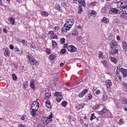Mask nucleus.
Masks as SVG:
<instances>
[{
  "instance_id": "nucleus-1",
  "label": "nucleus",
  "mask_w": 127,
  "mask_h": 127,
  "mask_svg": "<svg viewBox=\"0 0 127 127\" xmlns=\"http://www.w3.org/2000/svg\"><path fill=\"white\" fill-rule=\"evenodd\" d=\"M27 58L28 59V62L31 65H35V66H38V65H39V62L36 61V60L34 59L31 54L28 53Z\"/></svg>"
},
{
  "instance_id": "nucleus-2",
  "label": "nucleus",
  "mask_w": 127,
  "mask_h": 127,
  "mask_svg": "<svg viewBox=\"0 0 127 127\" xmlns=\"http://www.w3.org/2000/svg\"><path fill=\"white\" fill-rule=\"evenodd\" d=\"M75 20L74 19H66L65 24H64V26H66L67 27H70V29L74 24Z\"/></svg>"
},
{
  "instance_id": "nucleus-3",
  "label": "nucleus",
  "mask_w": 127,
  "mask_h": 127,
  "mask_svg": "<svg viewBox=\"0 0 127 127\" xmlns=\"http://www.w3.org/2000/svg\"><path fill=\"white\" fill-rule=\"evenodd\" d=\"M109 45L111 49H115V48H118L119 47L118 42H117L115 40H112L109 44Z\"/></svg>"
},
{
  "instance_id": "nucleus-4",
  "label": "nucleus",
  "mask_w": 127,
  "mask_h": 127,
  "mask_svg": "<svg viewBox=\"0 0 127 127\" xmlns=\"http://www.w3.org/2000/svg\"><path fill=\"white\" fill-rule=\"evenodd\" d=\"M67 50L69 51L70 53H73V52H76V51H77V48L74 47L73 45H69L67 47Z\"/></svg>"
},
{
  "instance_id": "nucleus-5",
  "label": "nucleus",
  "mask_w": 127,
  "mask_h": 127,
  "mask_svg": "<svg viewBox=\"0 0 127 127\" xmlns=\"http://www.w3.org/2000/svg\"><path fill=\"white\" fill-rule=\"evenodd\" d=\"M119 71H120L121 73L123 74V78H126L127 76V69L121 67Z\"/></svg>"
},
{
  "instance_id": "nucleus-6",
  "label": "nucleus",
  "mask_w": 127,
  "mask_h": 127,
  "mask_svg": "<svg viewBox=\"0 0 127 127\" xmlns=\"http://www.w3.org/2000/svg\"><path fill=\"white\" fill-rule=\"evenodd\" d=\"M109 11L110 14H118L119 13V9L116 8H112Z\"/></svg>"
},
{
  "instance_id": "nucleus-7",
  "label": "nucleus",
  "mask_w": 127,
  "mask_h": 127,
  "mask_svg": "<svg viewBox=\"0 0 127 127\" xmlns=\"http://www.w3.org/2000/svg\"><path fill=\"white\" fill-rule=\"evenodd\" d=\"M118 48L115 49H111V51H110V54L111 55H116V54H119V50L117 49Z\"/></svg>"
},
{
  "instance_id": "nucleus-8",
  "label": "nucleus",
  "mask_w": 127,
  "mask_h": 127,
  "mask_svg": "<svg viewBox=\"0 0 127 127\" xmlns=\"http://www.w3.org/2000/svg\"><path fill=\"white\" fill-rule=\"evenodd\" d=\"M49 35L51 36V38L53 39H58V36L53 32V31H50L49 32Z\"/></svg>"
},
{
  "instance_id": "nucleus-9",
  "label": "nucleus",
  "mask_w": 127,
  "mask_h": 127,
  "mask_svg": "<svg viewBox=\"0 0 127 127\" xmlns=\"http://www.w3.org/2000/svg\"><path fill=\"white\" fill-rule=\"evenodd\" d=\"M35 81L34 79H31V81H30V87L32 90H35L36 89V87H35Z\"/></svg>"
},
{
  "instance_id": "nucleus-10",
  "label": "nucleus",
  "mask_w": 127,
  "mask_h": 127,
  "mask_svg": "<svg viewBox=\"0 0 127 127\" xmlns=\"http://www.w3.org/2000/svg\"><path fill=\"white\" fill-rule=\"evenodd\" d=\"M105 84L106 85L107 89H110L111 87H112V85H113L112 81L110 79L106 80Z\"/></svg>"
},
{
  "instance_id": "nucleus-11",
  "label": "nucleus",
  "mask_w": 127,
  "mask_h": 127,
  "mask_svg": "<svg viewBox=\"0 0 127 127\" xmlns=\"http://www.w3.org/2000/svg\"><path fill=\"white\" fill-rule=\"evenodd\" d=\"M78 34H79V32L76 29H74L71 31V35L72 37H76V36H78Z\"/></svg>"
},
{
  "instance_id": "nucleus-12",
  "label": "nucleus",
  "mask_w": 127,
  "mask_h": 127,
  "mask_svg": "<svg viewBox=\"0 0 127 127\" xmlns=\"http://www.w3.org/2000/svg\"><path fill=\"white\" fill-rule=\"evenodd\" d=\"M88 93V89H86L82 91L81 93L79 94L78 97L79 98H83L84 96H85V94H87Z\"/></svg>"
},
{
  "instance_id": "nucleus-13",
  "label": "nucleus",
  "mask_w": 127,
  "mask_h": 127,
  "mask_svg": "<svg viewBox=\"0 0 127 127\" xmlns=\"http://www.w3.org/2000/svg\"><path fill=\"white\" fill-rule=\"evenodd\" d=\"M64 27L62 29V33H66L67 31L70 30V27H68L66 26H64Z\"/></svg>"
},
{
  "instance_id": "nucleus-14",
  "label": "nucleus",
  "mask_w": 127,
  "mask_h": 127,
  "mask_svg": "<svg viewBox=\"0 0 127 127\" xmlns=\"http://www.w3.org/2000/svg\"><path fill=\"white\" fill-rule=\"evenodd\" d=\"M122 47H123L124 51H125V52H127V43L125 41H123L122 42Z\"/></svg>"
},
{
  "instance_id": "nucleus-15",
  "label": "nucleus",
  "mask_w": 127,
  "mask_h": 127,
  "mask_svg": "<svg viewBox=\"0 0 127 127\" xmlns=\"http://www.w3.org/2000/svg\"><path fill=\"white\" fill-rule=\"evenodd\" d=\"M14 51H15V52H18V54L19 55H20L21 54H23V51L22 50H19V49H18L17 48V47H15L14 48Z\"/></svg>"
},
{
  "instance_id": "nucleus-16",
  "label": "nucleus",
  "mask_w": 127,
  "mask_h": 127,
  "mask_svg": "<svg viewBox=\"0 0 127 127\" xmlns=\"http://www.w3.org/2000/svg\"><path fill=\"white\" fill-rule=\"evenodd\" d=\"M109 110L107 109V108H103L100 112H99V115L102 116V115H104V114H106V113H108Z\"/></svg>"
},
{
  "instance_id": "nucleus-17",
  "label": "nucleus",
  "mask_w": 127,
  "mask_h": 127,
  "mask_svg": "<svg viewBox=\"0 0 127 127\" xmlns=\"http://www.w3.org/2000/svg\"><path fill=\"white\" fill-rule=\"evenodd\" d=\"M41 122L44 125L48 124V121H47V117H42L41 119Z\"/></svg>"
},
{
  "instance_id": "nucleus-18",
  "label": "nucleus",
  "mask_w": 127,
  "mask_h": 127,
  "mask_svg": "<svg viewBox=\"0 0 127 127\" xmlns=\"http://www.w3.org/2000/svg\"><path fill=\"white\" fill-rule=\"evenodd\" d=\"M10 53L9 52V50L8 49H5V51L4 52V55L5 57H9Z\"/></svg>"
},
{
  "instance_id": "nucleus-19",
  "label": "nucleus",
  "mask_w": 127,
  "mask_h": 127,
  "mask_svg": "<svg viewBox=\"0 0 127 127\" xmlns=\"http://www.w3.org/2000/svg\"><path fill=\"white\" fill-rule=\"evenodd\" d=\"M45 103L47 108L50 110L51 109V103L50 101L49 100H47Z\"/></svg>"
},
{
  "instance_id": "nucleus-20",
  "label": "nucleus",
  "mask_w": 127,
  "mask_h": 127,
  "mask_svg": "<svg viewBox=\"0 0 127 127\" xmlns=\"http://www.w3.org/2000/svg\"><path fill=\"white\" fill-rule=\"evenodd\" d=\"M124 6V4H123L122 0L117 2V7H119V8H121V7L122 8Z\"/></svg>"
},
{
  "instance_id": "nucleus-21",
  "label": "nucleus",
  "mask_w": 127,
  "mask_h": 127,
  "mask_svg": "<svg viewBox=\"0 0 127 127\" xmlns=\"http://www.w3.org/2000/svg\"><path fill=\"white\" fill-rule=\"evenodd\" d=\"M55 9L57 10H58V11H60V12H61V11H62V10L61 9V6H60V5L59 4H57L55 5Z\"/></svg>"
},
{
  "instance_id": "nucleus-22",
  "label": "nucleus",
  "mask_w": 127,
  "mask_h": 127,
  "mask_svg": "<svg viewBox=\"0 0 127 127\" xmlns=\"http://www.w3.org/2000/svg\"><path fill=\"white\" fill-rule=\"evenodd\" d=\"M56 58V55L55 53L51 54L49 58L50 60H54Z\"/></svg>"
},
{
  "instance_id": "nucleus-23",
  "label": "nucleus",
  "mask_w": 127,
  "mask_h": 127,
  "mask_svg": "<svg viewBox=\"0 0 127 127\" xmlns=\"http://www.w3.org/2000/svg\"><path fill=\"white\" fill-rule=\"evenodd\" d=\"M39 109V106L38 105H31V110H34L35 111H37Z\"/></svg>"
},
{
  "instance_id": "nucleus-24",
  "label": "nucleus",
  "mask_w": 127,
  "mask_h": 127,
  "mask_svg": "<svg viewBox=\"0 0 127 127\" xmlns=\"http://www.w3.org/2000/svg\"><path fill=\"white\" fill-rule=\"evenodd\" d=\"M102 22H104V23H106L108 24L109 23V22H110V20H109V19L106 17H104L102 20Z\"/></svg>"
},
{
  "instance_id": "nucleus-25",
  "label": "nucleus",
  "mask_w": 127,
  "mask_h": 127,
  "mask_svg": "<svg viewBox=\"0 0 127 127\" xmlns=\"http://www.w3.org/2000/svg\"><path fill=\"white\" fill-rule=\"evenodd\" d=\"M78 2L79 4H82L83 6H86V3H85V0H78Z\"/></svg>"
},
{
  "instance_id": "nucleus-26",
  "label": "nucleus",
  "mask_w": 127,
  "mask_h": 127,
  "mask_svg": "<svg viewBox=\"0 0 127 127\" xmlns=\"http://www.w3.org/2000/svg\"><path fill=\"white\" fill-rule=\"evenodd\" d=\"M122 8V12L124 14H127V6H124Z\"/></svg>"
},
{
  "instance_id": "nucleus-27",
  "label": "nucleus",
  "mask_w": 127,
  "mask_h": 127,
  "mask_svg": "<svg viewBox=\"0 0 127 127\" xmlns=\"http://www.w3.org/2000/svg\"><path fill=\"white\" fill-rule=\"evenodd\" d=\"M20 42L21 43H22V44L24 46H27V44H28V43H27V41H25V40H24V39H23V40L20 41Z\"/></svg>"
},
{
  "instance_id": "nucleus-28",
  "label": "nucleus",
  "mask_w": 127,
  "mask_h": 127,
  "mask_svg": "<svg viewBox=\"0 0 127 127\" xmlns=\"http://www.w3.org/2000/svg\"><path fill=\"white\" fill-rule=\"evenodd\" d=\"M82 11H83V8H82V5H79L77 13H78V14H80L82 13Z\"/></svg>"
},
{
  "instance_id": "nucleus-29",
  "label": "nucleus",
  "mask_w": 127,
  "mask_h": 127,
  "mask_svg": "<svg viewBox=\"0 0 127 127\" xmlns=\"http://www.w3.org/2000/svg\"><path fill=\"white\" fill-rule=\"evenodd\" d=\"M41 14L42 16H43L44 17H47V16H48L49 14L46 11H43L41 13Z\"/></svg>"
},
{
  "instance_id": "nucleus-30",
  "label": "nucleus",
  "mask_w": 127,
  "mask_h": 127,
  "mask_svg": "<svg viewBox=\"0 0 127 127\" xmlns=\"http://www.w3.org/2000/svg\"><path fill=\"white\" fill-rule=\"evenodd\" d=\"M54 96L58 97V98H61L62 97V93H61V92H56L54 94Z\"/></svg>"
},
{
  "instance_id": "nucleus-31",
  "label": "nucleus",
  "mask_w": 127,
  "mask_h": 127,
  "mask_svg": "<svg viewBox=\"0 0 127 127\" xmlns=\"http://www.w3.org/2000/svg\"><path fill=\"white\" fill-rule=\"evenodd\" d=\"M9 21H10V24H11L12 25H14V24L15 23L14 18H10Z\"/></svg>"
},
{
  "instance_id": "nucleus-32",
  "label": "nucleus",
  "mask_w": 127,
  "mask_h": 127,
  "mask_svg": "<svg viewBox=\"0 0 127 127\" xmlns=\"http://www.w3.org/2000/svg\"><path fill=\"white\" fill-rule=\"evenodd\" d=\"M98 109H100V105H99L98 104L94 105L92 107V110H93L94 111H96V110H98Z\"/></svg>"
},
{
  "instance_id": "nucleus-33",
  "label": "nucleus",
  "mask_w": 127,
  "mask_h": 127,
  "mask_svg": "<svg viewBox=\"0 0 127 127\" xmlns=\"http://www.w3.org/2000/svg\"><path fill=\"white\" fill-rule=\"evenodd\" d=\"M49 97H51V94L49 92H47L45 94V99L46 100H48L49 99Z\"/></svg>"
},
{
  "instance_id": "nucleus-34",
  "label": "nucleus",
  "mask_w": 127,
  "mask_h": 127,
  "mask_svg": "<svg viewBox=\"0 0 127 127\" xmlns=\"http://www.w3.org/2000/svg\"><path fill=\"white\" fill-rule=\"evenodd\" d=\"M122 104H125V105H127V99L124 98L121 100Z\"/></svg>"
},
{
  "instance_id": "nucleus-35",
  "label": "nucleus",
  "mask_w": 127,
  "mask_h": 127,
  "mask_svg": "<svg viewBox=\"0 0 127 127\" xmlns=\"http://www.w3.org/2000/svg\"><path fill=\"white\" fill-rule=\"evenodd\" d=\"M111 62H113V63H114L115 64H117V63H118V62H117V60L114 57L111 58Z\"/></svg>"
},
{
  "instance_id": "nucleus-36",
  "label": "nucleus",
  "mask_w": 127,
  "mask_h": 127,
  "mask_svg": "<svg viewBox=\"0 0 127 127\" xmlns=\"http://www.w3.org/2000/svg\"><path fill=\"white\" fill-rule=\"evenodd\" d=\"M36 111L37 110H32V111L30 112L31 115H32L33 117L36 115Z\"/></svg>"
},
{
  "instance_id": "nucleus-37",
  "label": "nucleus",
  "mask_w": 127,
  "mask_h": 127,
  "mask_svg": "<svg viewBox=\"0 0 127 127\" xmlns=\"http://www.w3.org/2000/svg\"><path fill=\"white\" fill-rule=\"evenodd\" d=\"M96 117L95 116V114L93 113L91 114V117H90V121H93V120H95V119H96Z\"/></svg>"
},
{
  "instance_id": "nucleus-38",
  "label": "nucleus",
  "mask_w": 127,
  "mask_h": 127,
  "mask_svg": "<svg viewBox=\"0 0 127 127\" xmlns=\"http://www.w3.org/2000/svg\"><path fill=\"white\" fill-rule=\"evenodd\" d=\"M12 76L13 81H16V80H17V76H16V75L15 74L13 73L12 74Z\"/></svg>"
},
{
  "instance_id": "nucleus-39",
  "label": "nucleus",
  "mask_w": 127,
  "mask_h": 127,
  "mask_svg": "<svg viewBox=\"0 0 127 127\" xmlns=\"http://www.w3.org/2000/svg\"><path fill=\"white\" fill-rule=\"evenodd\" d=\"M101 63H102V64H103L104 66H105V67H107L108 66V62H107V61H102L101 62Z\"/></svg>"
},
{
  "instance_id": "nucleus-40",
  "label": "nucleus",
  "mask_w": 127,
  "mask_h": 127,
  "mask_svg": "<svg viewBox=\"0 0 127 127\" xmlns=\"http://www.w3.org/2000/svg\"><path fill=\"white\" fill-rule=\"evenodd\" d=\"M52 44L53 47H56L57 46V43L55 40L52 41Z\"/></svg>"
},
{
  "instance_id": "nucleus-41",
  "label": "nucleus",
  "mask_w": 127,
  "mask_h": 127,
  "mask_svg": "<svg viewBox=\"0 0 127 127\" xmlns=\"http://www.w3.org/2000/svg\"><path fill=\"white\" fill-rule=\"evenodd\" d=\"M61 6H63L64 8H66V6H67V3L66 2H63L61 4Z\"/></svg>"
},
{
  "instance_id": "nucleus-42",
  "label": "nucleus",
  "mask_w": 127,
  "mask_h": 127,
  "mask_svg": "<svg viewBox=\"0 0 127 127\" xmlns=\"http://www.w3.org/2000/svg\"><path fill=\"white\" fill-rule=\"evenodd\" d=\"M28 84V81H26L24 82V83L23 84V87L24 89H26L27 88V84Z\"/></svg>"
},
{
  "instance_id": "nucleus-43",
  "label": "nucleus",
  "mask_w": 127,
  "mask_h": 127,
  "mask_svg": "<svg viewBox=\"0 0 127 127\" xmlns=\"http://www.w3.org/2000/svg\"><path fill=\"white\" fill-rule=\"evenodd\" d=\"M122 86L124 88V89H126L127 90V83L123 82L122 83Z\"/></svg>"
},
{
  "instance_id": "nucleus-44",
  "label": "nucleus",
  "mask_w": 127,
  "mask_h": 127,
  "mask_svg": "<svg viewBox=\"0 0 127 127\" xmlns=\"http://www.w3.org/2000/svg\"><path fill=\"white\" fill-rule=\"evenodd\" d=\"M31 106H39V103L37 101H34Z\"/></svg>"
},
{
  "instance_id": "nucleus-45",
  "label": "nucleus",
  "mask_w": 127,
  "mask_h": 127,
  "mask_svg": "<svg viewBox=\"0 0 127 127\" xmlns=\"http://www.w3.org/2000/svg\"><path fill=\"white\" fill-rule=\"evenodd\" d=\"M52 118H53V115H52V113H51V115H50L49 117H47V119H50V121H52Z\"/></svg>"
},
{
  "instance_id": "nucleus-46",
  "label": "nucleus",
  "mask_w": 127,
  "mask_h": 127,
  "mask_svg": "<svg viewBox=\"0 0 127 127\" xmlns=\"http://www.w3.org/2000/svg\"><path fill=\"white\" fill-rule=\"evenodd\" d=\"M76 40L78 41V42H80L81 40H82V36H78L76 37Z\"/></svg>"
},
{
  "instance_id": "nucleus-47",
  "label": "nucleus",
  "mask_w": 127,
  "mask_h": 127,
  "mask_svg": "<svg viewBox=\"0 0 127 127\" xmlns=\"http://www.w3.org/2000/svg\"><path fill=\"white\" fill-rule=\"evenodd\" d=\"M62 99H63V98L62 96H61V97H58L56 99V101H57V102H58V103H60V102H61Z\"/></svg>"
},
{
  "instance_id": "nucleus-48",
  "label": "nucleus",
  "mask_w": 127,
  "mask_h": 127,
  "mask_svg": "<svg viewBox=\"0 0 127 127\" xmlns=\"http://www.w3.org/2000/svg\"><path fill=\"white\" fill-rule=\"evenodd\" d=\"M122 1V3L123 4V5L125 6V5H127V0H121Z\"/></svg>"
},
{
  "instance_id": "nucleus-49",
  "label": "nucleus",
  "mask_w": 127,
  "mask_h": 127,
  "mask_svg": "<svg viewBox=\"0 0 127 127\" xmlns=\"http://www.w3.org/2000/svg\"><path fill=\"white\" fill-rule=\"evenodd\" d=\"M89 12L92 15H95V14H96V11H95L94 10H91L89 11Z\"/></svg>"
},
{
  "instance_id": "nucleus-50",
  "label": "nucleus",
  "mask_w": 127,
  "mask_h": 127,
  "mask_svg": "<svg viewBox=\"0 0 127 127\" xmlns=\"http://www.w3.org/2000/svg\"><path fill=\"white\" fill-rule=\"evenodd\" d=\"M101 12H102L103 13H105V12H107V8L105 7H103L101 9Z\"/></svg>"
},
{
  "instance_id": "nucleus-51",
  "label": "nucleus",
  "mask_w": 127,
  "mask_h": 127,
  "mask_svg": "<svg viewBox=\"0 0 127 127\" xmlns=\"http://www.w3.org/2000/svg\"><path fill=\"white\" fill-rule=\"evenodd\" d=\"M102 98H103V101L104 102H106L107 101V100H108V97L106 95H103Z\"/></svg>"
},
{
  "instance_id": "nucleus-52",
  "label": "nucleus",
  "mask_w": 127,
  "mask_h": 127,
  "mask_svg": "<svg viewBox=\"0 0 127 127\" xmlns=\"http://www.w3.org/2000/svg\"><path fill=\"white\" fill-rule=\"evenodd\" d=\"M62 105L63 107H66L67 106V102H66L65 101H63L62 102Z\"/></svg>"
},
{
  "instance_id": "nucleus-53",
  "label": "nucleus",
  "mask_w": 127,
  "mask_h": 127,
  "mask_svg": "<svg viewBox=\"0 0 127 127\" xmlns=\"http://www.w3.org/2000/svg\"><path fill=\"white\" fill-rule=\"evenodd\" d=\"M69 120L72 122H74V121H76V118H74L73 116H70Z\"/></svg>"
},
{
  "instance_id": "nucleus-54",
  "label": "nucleus",
  "mask_w": 127,
  "mask_h": 127,
  "mask_svg": "<svg viewBox=\"0 0 127 127\" xmlns=\"http://www.w3.org/2000/svg\"><path fill=\"white\" fill-rule=\"evenodd\" d=\"M46 52L48 55H49L51 53V50H50V49H47L46 51Z\"/></svg>"
},
{
  "instance_id": "nucleus-55",
  "label": "nucleus",
  "mask_w": 127,
  "mask_h": 127,
  "mask_svg": "<svg viewBox=\"0 0 127 127\" xmlns=\"http://www.w3.org/2000/svg\"><path fill=\"white\" fill-rule=\"evenodd\" d=\"M65 52L66 50H65V49H63L60 51L61 54H64V53H65Z\"/></svg>"
},
{
  "instance_id": "nucleus-56",
  "label": "nucleus",
  "mask_w": 127,
  "mask_h": 127,
  "mask_svg": "<svg viewBox=\"0 0 127 127\" xmlns=\"http://www.w3.org/2000/svg\"><path fill=\"white\" fill-rule=\"evenodd\" d=\"M88 100H90L92 99V98H93V96L92 95V94H88Z\"/></svg>"
},
{
  "instance_id": "nucleus-57",
  "label": "nucleus",
  "mask_w": 127,
  "mask_h": 127,
  "mask_svg": "<svg viewBox=\"0 0 127 127\" xmlns=\"http://www.w3.org/2000/svg\"><path fill=\"white\" fill-rule=\"evenodd\" d=\"M99 53L100 54L98 56L99 58H102V57H103V53H102V52L99 51Z\"/></svg>"
},
{
  "instance_id": "nucleus-58",
  "label": "nucleus",
  "mask_w": 127,
  "mask_h": 127,
  "mask_svg": "<svg viewBox=\"0 0 127 127\" xmlns=\"http://www.w3.org/2000/svg\"><path fill=\"white\" fill-rule=\"evenodd\" d=\"M90 5L91 6H95V5H96V1L90 3Z\"/></svg>"
},
{
  "instance_id": "nucleus-59",
  "label": "nucleus",
  "mask_w": 127,
  "mask_h": 127,
  "mask_svg": "<svg viewBox=\"0 0 127 127\" xmlns=\"http://www.w3.org/2000/svg\"><path fill=\"white\" fill-rule=\"evenodd\" d=\"M107 8H108V9H111L112 8V5L111 4H109L107 5Z\"/></svg>"
},
{
  "instance_id": "nucleus-60",
  "label": "nucleus",
  "mask_w": 127,
  "mask_h": 127,
  "mask_svg": "<svg viewBox=\"0 0 127 127\" xmlns=\"http://www.w3.org/2000/svg\"><path fill=\"white\" fill-rule=\"evenodd\" d=\"M65 38H62L61 39V42L62 43H65Z\"/></svg>"
},
{
  "instance_id": "nucleus-61",
  "label": "nucleus",
  "mask_w": 127,
  "mask_h": 127,
  "mask_svg": "<svg viewBox=\"0 0 127 127\" xmlns=\"http://www.w3.org/2000/svg\"><path fill=\"white\" fill-rule=\"evenodd\" d=\"M119 125H123L124 124V121H123V119H120L119 122Z\"/></svg>"
},
{
  "instance_id": "nucleus-62",
  "label": "nucleus",
  "mask_w": 127,
  "mask_h": 127,
  "mask_svg": "<svg viewBox=\"0 0 127 127\" xmlns=\"http://www.w3.org/2000/svg\"><path fill=\"white\" fill-rule=\"evenodd\" d=\"M120 18H122V19H124V18H125V15H124V14H121V15L120 16Z\"/></svg>"
},
{
  "instance_id": "nucleus-63",
  "label": "nucleus",
  "mask_w": 127,
  "mask_h": 127,
  "mask_svg": "<svg viewBox=\"0 0 127 127\" xmlns=\"http://www.w3.org/2000/svg\"><path fill=\"white\" fill-rule=\"evenodd\" d=\"M8 31H7L6 29L5 28L3 29V32H4V33H7Z\"/></svg>"
},
{
  "instance_id": "nucleus-64",
  "label": "nucleus",
  "mask_w": 127,
  "mask_h": 127,
  "mask_svg": "<svg viewBox=\"0 0 127 127\" xmlns=\"http://www.w3.org/2000/svg\"><path fill=\"white\" fill-rule=\"evenodd\" d=\"M18 127H25V126L22 125V124H20L18 125Z\"/></svg>"
}]
</instances>
